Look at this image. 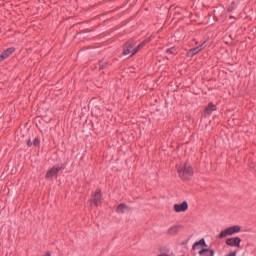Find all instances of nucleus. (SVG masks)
<instances>
[{"label": "nucleus", "instance_id": "18", "mask_svg": "<svg viewBox=\"0 0 256 256\" xmlns=\"http://www.w3.org/2000/svg\"><path fill=\"white\" fill-rule=\"evenodd\" d=\"M100 69H103V66H102V65H100Z\"/></svg>", "mask_w": 256, "mask_h": 256}, {"label": "nucleus", "instance_id": "1", "mask_svg": "<svg viewBox=\"0 0 256 256\" xmlns=\"http://www.w3.org/2000/svg\"><path fill=\"white\" fill-rule=\"evenodd\" d=\"M147 43H149V40H145L135 47V43L133 42V40H130L123 47V55H131V56L136 55V53L140 49H143L144 46L147 45Z\"/></svg>", "mask_w": 256, "mask_h": 256}, {"label": "nucleus", "instance_id": "16", "mask_svg": "<svg viewBox=\"0 0 256 256\" xmlns=\"http://www.w3.org/2000/svg\"><path fill=\"white\" fill-rule=\"evenodd\" d=\"M34 145H35V146L39 145V139L35 138V140H34Z\"/></svg>", "mask_w": 256, "mask_h": 256}, {"label": "nucleus", "instance_id": "2", "mask_svg": "<svg viewBox=\"0 0 256 256\" xmlns=\"http://www.w3.org/2000/svg\"><path fill=\"white\" fill-rule=\"evenodd\" d=\"M177 171L182 181H189L193 177V167L189 163L181 164Z\"/></svg>", "mask_w": 256, "mask_h": 256}, {"label": "nucleus", "instance_id": "14", "mask_svg": "<svg viewBox=\"0 0 256 256\" xmlns=\"http://www.w3.org/2000/svg\"><path fill=\"white\" fill-rule=\"evenodd\" d=\"M179 228H180V226H177V225L170 227L167 231L168 235L177 234L179 232Z\"/></svg>", "mask_w": 256, "mask_h": 256}, {"label": "nucleus", "instance_id": "17", "mask_svg": "<svg viewBox=\"0 0 256 256\" xmlns=\"http://www.w3.org/2000/svg\"><path fill=\"white\" fill-rule=\"evenodd\" d=\"M228 11H233V8H229Z\"/></svg>", "mask_w": 256, "mask_h": 256}, {"label": "nucleus", "instance_id": "4", "mask_svg": "<svg viewBox=\"0 0 256 256\" xmlns=\"http://www.w3.org/2000/svg\"><path fill=\"white\" fill-rule=\"evenodd\" d=\"M188 209H189V204L187 203V201L174 205V211L176 213H185V211H187Z\"/></svg>", "mask_w": 256, "mask_h": 256}, {"label": "nucleus", "instance_id": "9", "mask_svg": "<svg viewBox=\"0 0 256 256\" xmlns=\"http://www.w3.org/2000/svg\"><path fill=\"white\" fill-rule=\"evenodd\" d=\"M203 47H204V44H202V45H200L196 48L191 49L188 52V57H194V55H197V53H199L200 51H203Z\"/></svg>", "mask_w": 256, "mask_h": 256}, {"label": "nucleus", "instance_id": "5", "mask_svg": "<svg viewBox=\"0 0 256 256\" xmlns=\"http://www.w3.org/2000/svg\"><path fill=\"white\" fill-rule=\"evenodd\" d=\"M228 247H241V239L239 237H231L226 240Z\"/></svg>", "mask_w": 256, "mask_h": 256}, {"label": "nucleus", "instance_id": "11", "mask_svg": "<svg viewBox=\"0 0 256 256\" xmlns=\"http://www.w3.org/2000/svg\"><path fill=\"white\" fill-rule=\"evenodd\" d=\"M213 111H217V106H215L213 103H210L206 108H205V115H211Z\"/></svg>", "mask_w": 256, "mask_h": 256}, {"label": "nucleus", "instance_id": "7", "mask_svg": "<svg viewBox=\"0 0 256 256\" xmlns=\"http://www.w3.org/2000/svg\"><path fill=\"white\" fill-rule=\"evenodd\" d=\"M100 203H101V191L98 190L93 194L91 204L97 207L99 206Z\"/></svg>", "mask_w": 256, "mask_h": 256}, {"label": "nucleus", "instance_id": "12", "mask_svg": "<svg viewBox=\"0 0 256 256\" xmlns=\"http://www.w3.org/2000/svg\"><path fill=\"white\" fill-rule=\"evenodd\" d=\"M199 255H201V256H213V255H215V251H213L211 249H201L199 251Z\"/></svg>", "mask_w": 256, "mask_h": 256}, {"label": "nucleus", "instance_id": "8", "mask_svg": "<svg viewBox=\"0 0 256 256\" xmlns=\"http://www.w3.org/2000/svg\"><path fill=\"white\" fill-rule=\"evenodd\" d=\"M15 51V48H8L6 51H4L1 55H0V63L1 61H5V59H7V57H10L11 54Z\"/></svg>", "mask_w": 256, "mask_h": 256}, {"label": "nucleus", "instance_id": "3", "mask_svg": "<svg viewBox=\"0 0 256 256\" xmlns=\"http://www.w3.org/2000/svg\"><path fill=\"white\" fill-rule=\"evenodd\" d=\"M236 233H241V226L240 225H234L230 226L220 232L218 235V239H225V237H231L233 235H236Z\"/></svg>", "mask_w": 256, "mask_h": 256}, {"label": "nucleus", "instance_id": "13", "mask_svg": "<svg viewBox=\"0 0 256 256\" xmlns=\"http://www.w3.org/2000/svg\"><path fill=\"white\" fill-rule=\"evenodd\" d=\"M127 211H129V206L125 205V204H120L117 208H116V213H127Z\"/></svg>", "mask_w": 256, "mask_h": 256}, {"label": "nucleus", "instance_id": "10", "mask_svg": "<svg viewBox=\"0 0 256 256\" xmlns=\"http://www.w3.org/2000/svg\"><path fill=\"white\" fill-rule=\"evenodd\" d=\"M201 247H207V244L205 243V239H201L195 242L192 246V249L195 251L197 249H201Z\"/></svg>", "mask_w": 256, "mask_h": 256}, {"label": "nucleus", "instance_id": "6", "mask_svg": "<svg viewBox=\"0 0 256 256\" xmlns=\"http://www.w3.org/2000/svg\"><path fill=\"white\" fill-rule=\"evenodd\" d=\"M61 171V168L59 166H54L48 172L46 173V179H53L57 173Z\"/></svg>", "mask_w": 256, "mask_h": 256}, {"label": "nucleus", "instance_id": "15", "mask_svg": "<svg viewBox=\"0 0 256 256\" xmlns=\"http://www.w3.org/2000/svg\"><path fill=\"white\" fill-rule=\"evenodd\" d=\"M167 53H171V54L175 53V48H169L167 50Z\"/></svg>", "mask_w": 256, "mask_h": 256}]
</instances>
